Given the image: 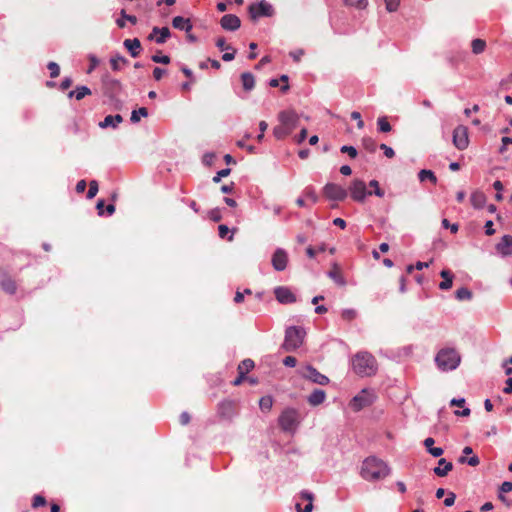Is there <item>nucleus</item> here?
Wrapping results in <instances>:
<instances>
[{
	"label": "nucleus",
	"mask_w": 512,
	"mask_h": 512,
	"mask_svg": "<svg viewBox=\"0 0 512 512\" xmlns=\"http://www.w3.org/2000/svg\"><path fill=\"white\" fill-rule=\"evenodd\" d=\"M390 471L386 462L375 456H370L363 461L360 474L367 481H377L387 477Z\"/></svg>",
	"instance_id": "obj_1"
},
{
	"label": "nucleus",
	"mask_w": 512,
	"mask_h": 512,
	"mask_svg": "<svg viewBox=\"0 0 512 512\" xmlns=\"http://www.w3.org/2000/svg\"><path fill=\"white\" fill-rule=\"evenodd\" d=\"M352 367L354 372L360 376H371L377 371V362L372 354L359 352L352 359Z\"/></svg>",
	"instance_id": "obj_2"
},
{
	"label": "nucleus",
	"mask_w": 512,
	"mask_h": 512,
	"mask_svg": "<svg viewBox=\"0 0 512 512\" xmlns=\"http://www.w3.org/2000/svg\"><path fill=\"white\" fill-rule=\"evenodd\" d=\"M437 367L441 371H453L461 362V356L454 348H443L435 356Z\"/></svg>",
	"instance_id": "obj_3"
},
{
	"label": "nucleus",
	"mask_w": 512,
	"mask_h": 512,
	"mask_svg": "<svg viewBox=\"0 0 512 512\" xmlns=\"http://www.w3.org/2000/svg\"><path fill=\"white\" fill-rule=\"evenodd\" d=\"M306 331L301 326H290L285 331L284 342L282 344L283 350L286 352H293L302 346Z\"/></svg>",
	"instance_id": "obj_4"
},
{
	"label": "nucleus",
	"mask_w": 512,
	"mask_h": 512,
	"mask_svg": "<svg viewBox=\"0 0 512 512\" xmlns=\"http://www.w3.org/2000/svg\"><path fill=\"white\" fill-rule=\"evenodd\" d=\"M278 422L283 431L293 433L301 422L300 413L295 408H286L279 416Z\"/></svg>",
	"instance_id": "obj_5"
},
{
	"label": "nucleus",
	"mask_w": 512,
	"mask_h": 512,
	"mask_svg": "<svg viewBox=\"0 0 512 512\" xmlns=\"http://www.w3.org/2000/svg\"><path fill=\"white\" fill-rule=\"evenodd\" d=\"M348 193L353 201L363 203L372 192L367 190V185L362 179H353L349 185Z\"/></svg>",
	"instance_id": "obj_6"
},
{
	"label": "nucleus",
	"mask_w": 512,
	"mask_h": 512,
	"mask_svg": "<svg viewBox=\"0 0 512 512\" xmlns=\"http://www.w3.org/2000/svg\"><path fill=\"white\" fill-rule=\"evenodd\" d=\"M248 12L250 17L253 20H256L261 17H272L275 11L273 6L269 2H267L266 0H261L252 3L248 8Z\"/></svg>",
	"instance_id": "obj_7"
},
{
	"label": "nucleus",
	"mask_w": 512,
	"mask_h": 512,
	"mask_svg": "<svg viewBox=\"0 0 512 512\" xmlns=\"http://www.w3.org/2000/svg\"><path fill=\"white\" fill-rule=\"evenodd\" d=\"M323 194L326 198L333 201H343L348 196V191L339 184L327 183L323 187Z\"/></svg>",
	"instance_id": "obj_8"
},
{
	"label": "nucleus",
	"mask_w": 512,
	"mask_h": 512,
	"mask_svg": "<svg viewBox=\"0 0 512 512\" xmlns=\"http://www.w3.org/2000/svg\"><path fill=\"white\" fill-rule=\"evenodd\" d=\"M453 144L459 150H465L469 145L468 129L458 125L453 131Z\"/></svg>",
	"instance_id": "obj_9"
},
{
	"label": "nucleus",
	"mask_w": 512,
	"mask_h": 512,
	"mask_svg": "<svg viewBox=\"0 0 512 512\" xmlns=\"http://www.w3.org/2000/svg\"><path fill=\"white\" fill-rule=\"evenodd\" d=\"M302 377L318 385H327L329 383V378L320 373L312 365H307L304 368Z\"/></svg>",
	"instance_id": "obj_10"
},
{
	"label": "nucleus",
	"mask_w": 512,
	"mask_h": 512,
	"mask_svg": "<svg viewBox=\"0 0 512 512\" xmlns=\"http://www.w3.org/2000/svg\"><path fill=\"white\" fill-rule=\"evenodd\" d=\"M373 402V394L368 390L363 389L359 394L353 397L351 400V407L355 411H359L364 407L369 406Z\"/></svg>",
	"instance_id": "obj_11"
},
{
	"label": "nucleus",
	"mask_w": 512,
	"mask_h": 512,
	"mask_svg": "<svg viewBox=\"0 0 512 512\" xmlns=\"http://www.w3.org/2000/svg\"><path fill=\"white\" fill-rule=\"evenodd\" d=\"M271 264L276 271H284L288 264V254L283 248H277L271 258Z\"/></svg>",
	"instance_id": "obj_12"
},
{
	"label": "nucleus",
	"mask_w": 512,
	"mask_h": 512,
	"mask_svg": "<svg viewBox=\"0 0 512 512\" xmlns=\"http://www.w3.org/2000/svg\"><path fill=\"white\" fill-rule=\"evenodd\" d=\"M217 413L224 420H231L235 415V402L229 399L222 400L218 404Z\"/></svg>",
	"instance_id": "obj_13"
},
{
	"label": "nucleus",
	"mask_w": 512,
	"mask_h": 512,
	"mask_svg": "<svg viewBox=\"0 0 512 512\" xmlns=\"http://www.w3.org/2000/svg\"><path fill=\"white\" fill-rule=\"evenodd\" d=\"M278 119L282 125L293 130L298 123L299 117L294 110H284L279 113Z\"/></svg>",
	"instance_id": "obj_14"
},
{
	"label": "nucleus",
	"mask_w": 512,
	"mask_h": 512,
	"mask_svg": "<svg viewBox=\"0 0 512 512\" xmlns=\"http://www.w3.org/2000/svg\"><path fill=\"white\" fill-rule=\"evenodd\" d=\"M274 295L278 302L282 304H290L296 302V296L292 291L284 286H279L274 289Z\"/></svg>",
	"instance_id": "obj_15"
},
{
	"label": "nucleus",
	"mask_w": 512,
	"mask_h": 512,
	"mask_svg": "<svg viewBox=\"0 0 512 512\" xmlns=\"http://www.w3.org/2000/svg\"><path fill=\"white\" fill-rule=\"evenodd\" d=\"M495 249L497 253L502 257H508L512 255V235H504L500 241L496 244Z\"/></svg>",
	"instance_id": "obj_16"
},
{
	"label": "nucleus",
	"mask_w": 512,
	"mask_h": 512,
	"mask_svg": "<svg viewBox=\"0 0 512 512\" xmlns=\"http://www.w3.org/2000/svg\"><path fill=\"white\" fill-rule=\"evenodd\" d=\"M171 36L168 27H154L148 36V40L155 41L157 44H164Z\"/></svg>",
	"instance_id": "obj_17"
},
{
	"label": "nucleus",
	"mask_w": 512,
	"mask_h": 512,
	"mask_svg": "<svg viewBox=\"0 0 512 512\" xmlns=\"http://www.w3.org/2000/svg\"><path fill=\"white\" fill-rule=\"evenodd\" d=\"M221 27L226 31H236L241 26L240 18L234 14H226L220 20Z\"/></svg>",
	"instance_id": "obj_18"
},
{
	"label": "nucleus",
	"mask_w": 512,
	"mask_h": 512,
	"mask_svg": "<svg viewBox=\"0 0 512 512\" xmlns=\"http://www.w3.org/2000/svg\"><path fill=\"white\" fill-rule=\"evenodd\" d=\"M123 122V117L120 114L116 115H107L103 121L99 123V127L102 129L111 127L113 129L117 128L120 123Z\"/></svg>",
	"instance_id": "obj_19"
},
{
	"label": "nucleus",
	"mask_w": 512,
	"mask_h": 512,
	"mask_svg": "<svg viewBox=\"0 0 512 512\" xmlns=\"http://www.w3.org/2000/svg\"><path fill=\"white\" fill-rule=\"evenodd\" d=\"M124 47L129 51L132 57H137L141 51V43L138 38L124 40Z\"/></svg>",
	"instance_id": "obj_20"
},
{
	"label": "nucleus",
	"mask_w": 512,
	"mask_h": 512,
	"mask_svg": "<svg viewBox=\"0 0 512 512\" xmlns=\"http://www.w3.org/2000/svg\"><path fill=\"white\" fill-rule=\"evenodd\" d=\"M453 469V464L448 462L445 458H441L438 461V466L433 469V472L439 476H446Z\"/></svg>",
	"instance_id": "obj_21"
},
{
	"label": "nucleus",
	"mask_w": 512,
	"mask_h": 512,
	"mask_svg": "<svg viewBox=\"0 0 512 512\" xmlns=\"http://www.w3.org/2000/svg\"><path fill=\"white\" fill-rule=\"evenodd\" d=\"M172 26L175 29L186 31V32L191 31L192 27H193L190 19L184 18L182 16L174 17L172 20Z\"/></svg>",
	"instance_id": "obj_22"
},
{
	"label": "nucleus",
	"mask_w": 512,
	"mask_h": 512,
	"mask_svg": "<svg viewBox=\"0 0 512 512\" xmlns=\"http://www.w3.org/2000/svg\"><path fill=\"white\" fill-rule=\"evenodd\" d=\"M486 200V195L479 190L474 191L470 197L471 205L475 209H482L486 204Z\"/></svg>",
	"instance_id": "obj_23"
},
{
	"label": "nucleus",
	"mask_w": 512,
	"mask_h": 512,
	"mask_svg": "<svg viewBox=\"0 0 512 512\" xmlns=\"http://www.w3.org/2000/svg\"><path fill=\"white\" fill-rule=\"evenodd\" d=\"M326 399V393L322 389H315L307 398L308 403L312 406L322 404Z\"/></svg>",
	"instance_id": "obj_24"
},
{
	"label": "nucleus",
	"mask_w": 512,
	"mask_h": 512,
	"mask_svg": "<svg viewBox=\"0 0 512 512\" xmlns=\"http://www.w3.org/2000/svg\"><path fill=\"white\" fill-rule=\"evenodd\" d=\"M440 276L443 280L439 283V289L449 290L453 285L454 275L449 270L444 269L440 272Z\"/></svg>",
	"instance_id": "obj_25"
},
{
	"label": "nucleus",
	"mask_w": 512,
	"mask_h": 512,
	"mask_svg": "<svg viewBox=\"0 0 512 512\" xmlns=\"http://www.w3.org/2000/svg\"><path fill=\"white\" fill-rule=\"evenodd\" d=\"M91 90L87 86H77L75 90L68 93L69 98H75L76 100H82L84 97L91 95Z\"/></svg>",
	"instance_id": "obj_26"
},
{
	"label": "nucleus",
	"mask_w": 512,
	"mask_h": 512,
	"mask_svg": "<svg viewBox=\"0 0 512 512\" xmlns=\"http://www.w3.org/2000/svg\"><path fill=\"white\" fill-rule=\"evenodd\" d=\"M241 82L245 91L250 92L254 89L255 78L251 72H244L241 74Z\"/></svg>",
	"instance_id": "obj_27"
},
{
	"label": "nucleus",
	"mask_w": 512,
	"mask_h": 512,
	"mask_svg": "<svg viewBox=\"0 0 512 512\" xmlns=\"http://www.w3.org/2000/svg\"><path fill=\"white\" fill-rule=\"evenodd\" d=\"M1 288L9 294H14L16 292V283L11 278L4 276L0 281Z\"/></svg>",
	"instance_id": "obj_28"
},
{
	"label": "nucleus",
	"mask_w": 512,
	"mask_h": 512,
	"mask_svg": "<svg viewBox=\"0 0 512 512\" xmlns=\"http://www.w3.org/2000/svg\"><path fill=\"white\" fill-rule=\"evenodd\" d=\"M121 18L116 20V24L119 28H124L126 23L125 21H129L131 24L135 25L137 23V17L134 15H128L125 10H121L120 12Z\"/></svg>",
	"instance_id": "obj_29"
},
{
	"label": "nucleus",
	"mask_w": 512,
	"mask_h": 512,
	"mask_svg": "<svg viewBox=\"0 0 512 512\" xmlns=\"http://www.w3.org/2000/svg\"><path fill=\"white\" fill-rule=\"evenodd\" d=\"M418 178H419V180L421 182H424V181L428 180V181H430L433 184L437 183V177L434 174V172L431 171V170H427V169L420 170L419 173H418Z\"/></svg>",
	"instance_id": "obj_30"
},
{
	"label": "nucleus",
	"mask_w": 512,
	"mask_h": 512,
	"mask_svg": "<svg viewBox=\"0 0 512 512\" xmlns=\"http://www.w3.org/2000/svg\"><path fill=\"white\" fill-rule=\"evenodd\" d=\"M254 367V362L251 359H244L238 366L239 374L244 377Z\"/></svg>",
	"instance_id": "obj_31"
},
{
	"label": "nucleus",
	"mask_w": 512,
	"mask_h": 512,
	"mask_svg": "<svg viewBox=\"0 0 512 512\" xmlns=\"http://www.w3.org/2000/svg\"><path fill=\"white\" fill-rule=\"evenodd\" d=\"M148 116V110L145 107H141L137 110H133L131 113L130 121L132 123H138L141 119V117H147Z\"/></svg>",
	"instance_id": "obj_32"
},
{
	"label": "nucleus",
	"mask_w": 512,
	"mask_h": 512,
	"mask_svg": "<svg viewBox=\"0 0 512 512\" xmlns=\"http://www.w3.org/2000/svg\"><path fill=\"white\" fill-rule=\"evenodd\" d=\"M455 297L459 301L470 300L472 292L466 287H461L455 292Z\"/></svg>",
	"instance_id": "obj_33"
},
{
	"label": "nucleus",
	"mask_w": 512,
	"mask_h": 512,
	"mask_svg": "<svg viewBox=\"0 0 512 512\" xmlns=\"http://www.w3.org/2000/svg\"><path fill=\"white\" fill-rule=\"evenodd\" d=\"M362 146L370 153H374L377 149L376 141L371 137H364L362 139Z\"/></svg>",
	"instance_id": "obj_34"
},
{
	"label": "nucleus",
	"mask_w": 512,
	"mask_h": 512,
	"mask_svg": "<svg viewBox=\"0 0 512 512\" xmlns=\"http://www.w3.org/2000/svg\"><path fill=\"white\" fill-rule=\"evenodd\" d=\"M291 132L292 130H290L289 128L285 127L282 124L273 129V134L277 139H283L286 136H288Z\"/></svg>",
	"instance_id": "obj_35"
},
{
	"label": "nucleus",
	"mask_w": 512,
	"mask_h": 512,
	"mask_svg": "<svg viewBox=\"0 0 512 512\" xmlns=\"http://www.w3.org/2000/svg\"><path fill=\"white\" fill-rule=\"evenodd\" d=\"M472 51L474 54H480L485 50L486 42L482 39H474L471 43Z\"/></svg>",
	"instance_id": "obj_36"
},
{
	"label": "nucleus",
	"mask_w": 512,
	"mask_h": 512,
	"mask_svg": "<svg viewBox=\"0 0 512 512\" xmlns=\"http://www.w3.org/2000/svg\"><path fill=\"white\" fill-rule=\"evenodd\" d=\"M328 277L331 278L336 284L345 286L346 281L339 271L332 270L328 272Z\"/></svg>",
	"instance_id": "obj_37"
},
{
	"label": "nucleus",
	"mask_w": 512,
	"mask_h": 512,
	"mask_svg": "<svg viewBox=\"0 0 512 512\" xmlns=\"http://www.w3.org/2000/svg\"><path fill=\"white\" fill-rule=\"evenodd\" d=\"M378 130L383 133L390 132L392 127L386 117H379L377 120Z\"/></svg>",
	"instance_id": "obj_38"
},
{
	"label": "nucleus",
	"mask_w": 512,
	"mask_h": 512,
	"mask_svg": "<svg viewBox=\"0 0 512 512\" xmlns=\"http://www.w3.org/2000/svg\"><path fill=\"white\" fill-rule=\"evenodd\" d=\"M121 63L122 64L126 63V59L123 56H121V55L113 56L110 59V65H111V68L114 71H119L120 70V64Z\"/></svg>",
	"instance_id": "obj_39"
},
{
	"label": "nucleus",
	"mask_w": 512,
	"mask_h": 512,
	"mask_svg": "<svg viewBox=\"0 0 512 512\" xmlns=\"http://www.w3.org/2000/svg\"><path fill=\"white\" fill-rule=\"evenodd\" d=\"M369 186H370L371 188H373V191H371V192H372V195L374 194L375 196L380 197V198L384 197L385 192H384V190L380 187L379 182H378L377 180H374V179H373V180H371V181L369 182Z\"/></svg>",
	"instance_id": "obj_40"
},
{
	"label": "nucleus",
	"mask_w": 512,
	"mask_h": 512,
	"mask_svg": "<svg viewBox=\"0 0 512 512\" xmlns=\"http://www.w3.org/2000/svg\"><path fill=\"white\" fill-rule=\"evenodd\" d=\"M273 400L270 396H264L259 401V406L262 411H269L272 408Z\"/></svg>",
	"instance_id": "obj_41"
},
{
	"label": "nucleus",
	"mask_w": 512,
	"mask_h": 512,
	"mask_svg": "<svg viewBox=\"0 0 512 512\" xmlns=\"http://www.w3.org/2000/svg\"><path fill=\"white\" fill-rule=\"evenodd\" d=\"M99 187L96 180H92L89 183V190L87 192V198L92 199L94 198L98 193Z\"/></svg>",
	"instance_id": "obj_42"
},
{
	"label": "nucleus",
	"mask_w": 512,
	"mask_h": 512,
	"mask_svg": "<svg viewBox=\"0 0 512 512\" xmlns=\"http://www.w3.org/2000/svg\"><path fill=\"white\" fill-rule=\"evenodd\" d=\"M341 153H347L350 158L354 159L358 155V151L354 146L343 145L340 148Z\"/></svg>",
	"instance_id": "obj_43"
},
{
	"label": "nucleus",
	"mask_w": 512,
	"mask_h": 512,
	"mask_svg": "<svg viewBox=\"0 0 512 512\" xmlns=\"http://www.w3.org/2000/svg\"><path fill=\"white\" fill-rule=\"evenodd\" d=\"M346 4L357 9H364L368 4V0H345Z\"/></svg>",
	"instance_id": "obj_44"
},
{
	"label": "nucleus",
	"mask_w": 512,
	"mask_h": 512,
	"mask_svg": "<svg viewBox=\"0 0 512 512\" xmlns=\"http://www.w3.org/2000/svg\"><path fill=\"white\" fill-rule=\"evenodd\" d=\"M304 195L314 204L317 203L319 200L318 195L316 194L315 190L312 187H307L304 191Z\"/></svg>",
	"instance_id": "obj_45"
},
{
	"label": "nucleus",
	"mask_w": 512,
	"mask_h": 512,
	"mask_svg": "<svg viewBox=\"0 0 512 512\" xmlns=\"http://www.w3.org/2000/svg\"><path fill=\"white\" fill-rule=\"evenodd\" d=\"M47 67H48V69L50 71V77L51 78H56V77L59 76V74H60V67H59V65L56 62H49Z\"/></svg>",
	"instance_id": "obj_46"
},
{
	"label": "nucleus",
	"mask_w": 512,
	"mask_h": 512,
	"mask_svg": "<svg viewBox=\"0 0 512 512\" xmlns=\"http://www.w3.org/2000/svg\"><path fill=\"white\" fill-rule=\"evenodd\" d=\"M341 316L344 320L351 321L356 318L357 312L354 309H344L342 310Z\"/></svg>",
	"instance_id": "obj_47"
},
{
	"label": "nucleus",
	"mask_w": 512,
	"mask_h": 512,
	"mask_svg": "<svg viewBox=\"0 0 512 512\" xmlns=\"http://www.w3.org/2000/svg\"><path fill=\"white\" fill-rule=\"evenodd\" d=\"M384 2L388 12H395L400 5V0H384Z\"/></svg>",
	"instance_id": "obj_48"
},
{
	"label": "nucleus",
	"mask_w": 512,
	"mask_h": 512,
	"mask_svg": "<svg viewBox=\"0 0 512 512\" xmlns=\"http://www.w3.org/2000/svg\"><path fill=\"white\" fill-rule=\"evenodd\" d=\"M151 59L155 63H161V64H169L170 63V57L168 55L155 54L151 57Z\"/></svg>",
	"instance_id": "obj_49"
},
{
	"label": "nucleus",
	"mask_w": 512,
	"mask_h": 512,
	"mask_svg": "<svg viewBox=\"0 0 512 512\" xmlns=\"http://www.w3.org/2000/svg\"><path fill=\"white\" fill-rule=\"evenodd\" d=\"M230 172H231V169H230V168H225V169H222V170L218 171V172L216 173V175H215V176L213 177V179H212V180H213V182H215V183L220 182V181H221V179H222L223 177L228 176V175L230 174Z\"/></svg>",
	"instance_id": "obj_50"
},
{
	"label": "nucleus",
	"mask_w": 512,
	"mask_h": 512,
	"mask_svg": "<svg viewBox=\"0 0 512 512\" xmlns=\"http://www.w3.org/2000/svg\"><path fill=\"white\" fill-rule=\"evenodd\" d=\"M218 49L221 51H228V49H232L231 45H226V40L224 37H218L215 42Z\"/></svg>",
	"instance_id": "obj_51"
},
{
	"label": "nucleus",
	"mask_w": 512,
	"mask_h": 512,
	"mask_svg": "<svg viewBox=\"0 0 512 512\" xmlns=\"http://www.w3.org/2000/svg\"><path fill=\"white\" fill-rule=\"evenodd\" d=\"M379 148L383 150V153L387 158H393L395 156V152L393 148H391L390 146L386 144H381Z\"/></svg>",
	"instance_id": "obj_52"
},
{
	"label": "nucleus",
	"mask_w": 512,
	"mask_h": 512,
	"mask_svg": "<svg viewBox=\"0 0 512 512\" xmlns=\"http://www.w3.org/2000/svg\"><path fill=\"white\" fill-rule=\"evenodd\" d=\"M443 228H449L451 230L452 233H457L458 232V229H459V226L458 224H450V222L444 218L441 222Z\"/></svg>",
	"instance_id": "obj_53"
},
{
	"label": "nucleus",
	"mask_w": 512,
	"mask_h": 512,
	"mask_svg": "<svg viewBox=\"0 0 512 512\" xmlns=\"http://www.w3.org/2000/svg\"><path fill=\"white\" fill-rule=\"evenodd\" d=\"M236 50L232 47V49H228L223 55L222 59L225 62H230L235 58Z\"/></svg>",
	"instance_id": "obj_54"
},
{
	"label": "nucleus",
	"mask_w": 512,
	"mask_h": 512,
	"mask_svg": "<svg viewBox=\"0 0 512 512\" xmlns=\"http://www.w3.org/2000/svg\"><path fill=\"white\" fill-rule=\"evenodd\" d=\"M46 504V499L41 495H35L33 498L32 506L34 508L44 506Z\"/></svg>",
	"instance_id": "obj_55"
},
{
	"label": "nucleus",
	"mask_w": 512,
	"mask_h": 512,
	"mask_svg": "<svg viewBox=\"0 0 512 512\" xmlns=\"http://www.w3.org/2000/svg\"><path fill=\"white\" fill-rule=\"evenodd\" d=\"M456 499V495L453 492H448L446 498L444 499V505L446 507H451L454 505Z\"/></svg>",
	"instance_id": "obj_56"
},
{
	"label": "nucleus",
	"mask_w": 512,
	"mask_h": 512,
	"mask_svg": "<svg viewBox=\"0 0 512 512\" xmlns=\"http://www.w3.org/2000/svg\"><path fill=\"white\" fill-rule=\"evenodd\" d=\"M351 118L355 121H357V127L359 129H362L364 127V122L361 118V114L358 111H353L351 113Z\"/></svg>",
	"instance_id": "obj_57"
},
{
	"label": "nucleus",
	"mask_w": 512,
	"mask_h": 512,
	"mask_svg": "<svg viewBox=\"0 0 512 512\" xmlns=\"http://www.w3.org/2000/svg\"><path fill=\"white\" fill-rule=\"evenodd\" d=\"M214 158H215V154L212 153V152H207L203 155V164L207 165V166H210L212 165L213 161H214Z\"/></svg>",
	"instance_id": "obj_58"
},
{
	"label": "nucleus",
	"mask_w": 512,
	"mask_h": 512,
	"mask_svg": "<svg viewBox=\"0 0 512 512\" xmlns=\"http://www.w3.org/2000/svg\"><path fill=\"white\" fill-rule=\"evenodd\" d=\"M221 212L219 209L215 208V209H212L210 212H209V218L214 221V222H218L221 220Z\"/></svg>",
	"instance_id": "obj_59"
},
{
	"label": "nucleus",
	"mask_w": 512,
	"mask_h": 512,
	"mask_svg": "<svg viewBox=\"0 0 512 512\" xmlns=\"http://www.w3.org/2000/svg\"><path fill=\"white\" fill-rule=\"evenodd\" d=\"M166 74V70L162 69L160 67H155L153 70V77L156 81H159L162 79L163 75Z\"/></svg>",
	"instance_id": "obj_60"
},
{
	"label": "nucleus",
	"mask_w": 512,
	"mask_h": 512,
	"mask_svg": "<svg viewBox=\"0 0 512 512\" xmlns=\"http://www.w3.org/2000/svg\"><path fill=\"white\" fill-rule=\"evenodd\" d=\"M300 497L306 501H308V503H313V500H314V494L308 490H303L300 492Z\"/></svg>",
	"instance_id": "obj_61"
},
{
	"label": "nucleus",
	"mask_w": 512,
	"mask_h": 512,
	"mask_svg": "<svg viewBox=\"0 0 512 512\" xmlns=\"http://www.w3.org/2000/svg\"><path fill=\"white\" fill-rule=\"evenodd\" d=\"M283 364L287 367H295L296 364H297V360L295 357L293 356H286L284 359H283Z\"/></svg>",
	"instance_id": "obj_62"
},
{
	"label": "nucleus",
	"mask_w": 512,
	"mask_h": 512,
	"mask_svg": "<svg viewBox=\"0 0 512 512\" xmlns=\"http://www.w3.org/2000/svg\"><path fill=\"white\" fill-rule=\"evenodd\" d=\"M230 232L228 226L224 225V224H221L218 226V233H219V237L224 239L226 238L227 234Z\"/></svg>",
	"instance_id": "obj_63"
},
{
	"label": "nucleus",
	"mask_w": 512,
	"mask_h": 512,
	"mask_svg": "<svg viewBox=\"0 0 512 512\" xmlns=\"http://www.w3.org/2000/svg\"><path fill=\"white\" fill-rule=\"evenodd\" d=\"M512 491V482L504 481L500 486V492L509 493Z\"/></svg>",
	"instance_id": "obj_64"
}]
</instances>
